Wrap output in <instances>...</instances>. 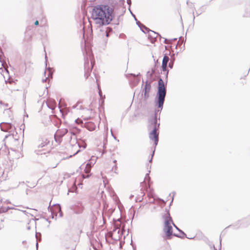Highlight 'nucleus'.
<instances>
[{
    "label": "nucleus",
    "instance_id": "1",
    "mask_svg": "<svg viewBox=\"0 0 250 250\" xmlns=\"http://www.w3.org/2000/svg\"><path fill=\"white\" fill-rule=\"evenodd\" d=\"M114 17V7L108 4L95 6L91 12V19L98 27L110 24Z\"/></svg>",
    "mask_w": 250,
    "mask_h": 250
},
{
    "label": "nucleus",
    "instance_id": "2",
    "mask_svg": "<svg viewBox=\"0 0 250 250\" xmlns=\"http://www.w3.org/2000/svg\"><path fill=\"white\" fill-rule=\"evenodd\" d=\"M159 124L157 123V117L156 115L152 116L149 120L148 128L151 130L149 133V137L151 140L154 142L156 146L159 141V132L158 131Z\"/></svg>",
    "mask_w": 250,
    "mask_h": 250
},
{
    "label": "nucleus",
    "instance_id": "3",
    "mask_svg": "<svg viewBox=\"0 0 250 250\" xmlns=\"http://www.w3.org/2000/svg\"><path fill=\"white\" fill-rule=\"evenodd\" d=\"M163 218L164 220V230L167 236L169 237L172 234V228L171 225H173L176 228L177 227L173 224L169 212L166 211L163 215Z\"/></svg>",
    "mask_w": 250,
    "mask_h": 250
},
{
    "label": "nucleus",
    "instance_id": "4",
    "mask_svg": "<svg viewBox=\"0 0 250 250\" xmlns=\"http://www.w3.org/2000/svg\"><path fill=\"white\" fill-rule=\"evenodd\" d=\"M158 104L159 107H161L164 104L165 98L166 95V89L164 82L162 79L158 81Z\"/></svg>",
    "mask_w": 250,
    "mask_h": 250
},
{
    "label": "nucleus",
    "instance_id": "5",
    "mask_svg": "<svg viewBox=\"0 0 250 250\" xmlns=\"http://www.w3.org/2000/svg\"><path fill=\"white\" fill-rule=\"evenodd\" d=\"M150 177L149 176L148 174H146L144 181L143 183H142V186L143 187L145 185V187L144 188L143 190H145L146 193L147 194V196L149 197H153L154 195V190L150 187Z\"/></svg>",
    "mask_w": 250,
    "mask_h": 250
},
{
    "label": "nucleus",
    "instance_id": "6",
    "mask_svg": "<svg viewBox=\"0 0 250 250\" xmlns=\"http://www.w3.org/2000/svg\"><path fill=\"white\" fill-rule=\"evenodd\" d=\"M122 230L119 228H116L113 231L108 233L109 236L114 240H119L122 236Z\"/></svg>",
    "mask_w": 250,
    "mask_h": 250
},
{
    "label": "nucleus",
    "instance_id": "7",
    "mask_svg": "<svg viewBox=\"0 0 250 250\" xmlns=\"http://www.w3.org/2000/svg\"><path fill=\"white\" fill-rule=\"evenodd\" d=\"M151 89V82L146 81L144 85L143 92L144 94V98L145 100L148 99L149 97V94Z\"/></svg>",
    "mask_w": 250,
    "mask_h": 250
},
{
    "label": "nucleus",
    "instance_id": "8",
    "mask_svg": "<svg viewBox=\"0 0 250 250\" xmlns=\"http://www.w3.org/2000/svg\"><path fill=\"white\" fill-rule=\"evenodd\" d=\"M94 64V62L92 60H91L90 62L88 61H87L86 62H85V63H84V69H85V75L86 76V77H88L89 76V75H90V73L93 69Z\"/></svg>",
    "mask_w": 250,
    "mask_h": 250
},
{
    "label": "nucleus",
    "instance_id": "9",
    "mask_svg": "<svg viewBox=\"0 0 250 250\" xmlns=\"http://www.w3.org/2000/svg\"><path fill=\"white\" fill-rule=\"evenodd\" d=\"M6 84L7 88L11 92L18 90L16 83L14 82H6Z\"/></svg>",
    "mask_w": 250,
    "mask_h": 250
},
{
    "label": "nucleus",
    "instance_id": "10",
    "mask_svg": "<svg viewBox=\"0 0 250 250\" xmlns=\"http://www.w3.org/2000/svg\"><path fill=\"white\" fill-rule=\"evenodd\" d=\"M169 60V57L167 56H165L163 59L162 62V70L163 71H167V64Z\"/></svg>",
    "mask_w": 250,
    "mask_h": 250
},
{
    "label": "nucleus",
    "instance_id": "11",
    "mask_svg": "<svg viewBox=\"0 0 250 250\" xmlns=\"http://www.w3.org/2000/svg\"><path fill=\"white\" fill-rule=\"evenodd\" d=\"M49 144V141H48L47 140H45L44 141H42V143H41L39 146H38V148L39 150H38V151H40L41 150V148H42L44 147H47L48 145Z\"/></svg>",
    "mask_w": 250,
    "mask_h": 250
},
{
    "label": "nucleus",
    "instance_id": "12",
    "mask_svg": "<svg viewBox=\"0 0 250 250\" xmlns=\"http://www.w3.org/2000/svg\"><path fill=\"white\" fill-rule=\"evenodd\" d=\"M91 169V165L90 164H87L84 169L85 173L88 174L90 172Z\"/></svg>",
    "mask_w": 250,
    "mask_h": 250
},
{
    "label": "nucleus",
    "instance_id": "13",
    "mask_svg": "<svg viewBox=\"0 0 250 250\" xmlns=\"http://www.w3.org/2000/svg\"><path fill=\"white\" fill-rule=\"evenodd\" d=\"M110 163L111 164H112V163L114 164L112 167V170H116L117 169L116 160L113 159L112 161L110 162Z\"/></svg>",
    "mask_w": 250,
    "mask_h": 250
},
{
    "label": "nucleus",
    "instance_id": "14",
    "mask_svg": "<svg viewBox=\"0 0 250 250\" xmlns=\"http://www.w3.org/2000/svg\"><path fill=\"white\" fill-rule=\"evenodd\" d=\"M35 25H39V21H36L35 22Z\"/></svg>",
    "mask_w": 250,
    "mask_h": 250
},
{
    "label": "nucleus",
    "instance_id": "15",
    "mask_svg": "<svg viewBox=\"0 0 250 250\" xmlns=\"http://www.w3.org/2000/svg\"><path fill=\"white\" fill-rule=\"evenodd\" d=\"M99 93L100 96L101 97L102 96V91L99 88Z\"/></svg>",
    "mask_w": 250,
    "mask_h": 250
},
{
    "label": "nucleus",
    "instance_id": "16",
    "mask_svg": "<svg viewBox=\"0 0 250 250\" xmlns=\"http://www.w3.org/2000/svg\"><path fill=\"white\" fill-rule=\"evenodd\" d=\"M168 66L170 68H172V64H171L170 62L169 63V64H168Z\"/></svg>",
    "mask_w": 250,
    "mask_h": 250
},
{
    "label": "nucleus",
    "instance_id": "17",
    "mask_svg": "<svg viewBox=\"0 0 250 250\" xmlns=\"http://www.w3.org/2000/svg\"><path fill=\"white\" fill-rule=\"evenodd\" d=\"M83 178H88L89 177V175H87L86 176H85L84 175H83Z\"/></svg>",
    "mask_w": 250,
    "mask_h": 250
},
{
    "label": "nucleus",
    "instance_id": "18",
    "mask_svg": "<svg viewBox=\"0 0 250 250\" xmlns=\"http://www.w3.org/2000/svg\"><path fill=\"white\" fill-rule=\"evenodd\" d=\"M106 37H108V32H106Z\"/></svg>",
    "mask_w": 250,
    "mask_h": 250
},
{
    "label": "nucleus",
    "instance_id": "19",
    "mask_svg": "<svg viewBox=\"0 0 250 250\" xmlns=\"http://www.w3.org/2000/svg\"><path fill=\"white\" fill-rule=\"evenodd\" d=\"M75 250V247H73L71 249V250Z\"/></svg>",
    "mask_w": 250,
    "mask_h": 250
},
{
    "label": "nucleus",
    "instance_id": "20",
    "mask_svg": "<svg viewBox=\"0 0 250 250\" xmlns=\"http://www.w3.org/2000/svg\"><path fill=\"white\" fill-rule=\"evenodd\" d=\"M92 125V124H90V123H89V124H88L87 125V126H88L89 125Z\"/></svg>",
    "mask_w": 250,
    "mask_h": 250
},
{
    "label": "nucleus",
    "instance_id": "21",
    "mask_svg": "<svg viewBox=\"0 0 250 250\" xmlns=\"http://www.w3.org/2000/svg\"><path fill=\"white\" fill-rule=\"evenodd\" d=\"M66 132H67V131H66V130H65V131H64V133H66Z\"/></svg>",
    "mask_w": 250,
    "mask_h": 250
}]
</instances>
